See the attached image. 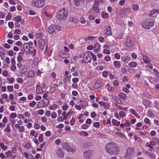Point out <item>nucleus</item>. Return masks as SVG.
<instances>
[{
    "instance_id": "23",
    "label": "nucleus",
    "mask_w": 159,
    "mask_h": 159,
    "mask_svg": "<svg viewBox=\"0 0 159 159\" xmlns=\"http://www.w3.org/2000/svg\"><path fill=\"white\" fill-rule=\"evenodd\" d=\"M102 85V81L100 80H98L94 84V88L95 89H98L101 87Z\"/></svg>"
},
{
    "instance_id": "7",
    "label": "nucleus",
    "mask_w": 159,
    "mask_h": 159,
    "mask_svg": "<svg viewBox=\"0 0 159 159\" xmlns=\"http://www.w3.org/2000/svg\"><path fill=\"white\" fill-rule=\"evenodd\" d=\"M45 4V0H33L32 4L34 7L41 8L43 7Z\"/></svg>"
},
{
    "instance_id": "3",
    "label": "nucleus",
    "mask_w": 159,
    "mask_h": 159,
    "mask_svg": "<svg viewBox=\"0 0 159 159\" xmlns=\"http://www.w3.org/2000/svg\"><path fill=\"white\" fill-rule=\"evenodd\" d=\"M154 25V22L152 19L148 18L145 20L141 23V25L143 27L147 29H149L150 27Z\"/></svg>"
},
{
    "instance_id": "37",
    "label": "nucleus",
    "mask_w": 159,
    "mask_h": 159,
    "mask_svg": "<svg viewBox=\"0 0 159 159\" xmlns=\"http://www.w3.org/2000/svg\"><path fill=\"white\" fill-rule=\"evenodd\" d=\"M0 146L3 151H5L7 149V146L5 145L3 143H0Z\"/></svg>"
},
{
    "instance_id": "35",
    "label": "nucleus",
    "mask_w": 159,
    "mask_h": 159,
    "mask_svg": "<svg viewBox=\"0 0 159 159\" xmlns=\"http://www.w3.org/2000/svg\"><path fill=\"white\" fill-rule=\"evenodd\" d=\"M5 154L6 156V157L8 158L11 157L12 156V152H11L10 150H8L5 152Z\"/></svg>"
},
{
    "instance_id": "12",
    "label": "nucleus",
    "mask_w": 159,
    "mask_h": 159,
    "mask_svg": "<svg viewBox=\"0 0 159 159\" xmlns=\"http://www.w3.org/2000/svg\"><path fill=\"white\" fill-rule=\"evenodd\" d=\"M93 153V151L92 150H89L85 151L84 153V156L86 159H90L91 156Z\"/></svg>"
},
{
    "instance_id": "48",
    "label": "nucleus",
    "mask_w": 159,
    "mask_h": 159,
    "mask_svg": "<svg viewBox=\"0 0 159 159\" xmlns=\"http://www.w3.org/2000/svg\"><path fill=\"white\" fill-rule=\"evenodd\" d=\"M13 19L16 22H19L21 20V17L20 16H17L15 18H13Z\"/></svg>"
},
{
    "instance_id": "55",
    "label": "nucleus",
    "mask_w": 159,
    "mask_h": 159,
    "mask_svg": "<svg viewBox=\"0 0 159 159\" xmlns=\"http://www.w3.org/2000/svg\"><path fill=\"white\" fill-rule=\"evenodd\" d=\"M8 74V72L6 70H4L2 71V75L4 77L7 76Z\"/></svg>"
},
{
    "instance_id": "32",
    "label": "nucleus",
    "mask_w": 159,
    "mask_h": 159,
    "mask_svg": "<svg viewBox=\"0 0 159 159\" xmlns=\"http://www.w3.org/2000/svg\"><path fill=\"white\" fill-rule=\"evenodd\" d=\"M35 72L33 70H30L28 72L27 76L28 78H32L34 76Z\"/></svg>"
},
{
    "instance_id": "60",
    "label": "nucleus",
    "mask_w": 159,
    "mask_h": 159,
    "mask_svg": "<svg viewBox=\"0 0 159 159\" xmlns=\"http://www.w3.org/2000/svg\"><path fill=\"white\" fill-rule=\"evenodd\" d=\"M31 147V145L29 142L27 143L24 146V148L27 149H30Z\"/></svg>"
},
{
    "instance_id": "22",
    "label": "nucleus",
    "mask_w": 159,
    "mask_h": 159,
    "mask_svg": "<svg viewBox=\"0 0 159 159\" xmlns=\"http://www.w3.org/2000/svg\"><path fill=\"white\" fill-rule=\"evenodd\" d=\"M131 57H130L123 56L121 57V61L124 63H128L130 61Z\"/></svg>"
},
{
    "instance_id": "30",
    "label": "nucleus",
    "mask_w": 159,
    "mask_h": 159,
    "mask_svg": "<svg viewBox=\"0 0 159 159\" xmlns=\"http://www.w3.org/2000/svg\"><path fill=\"white\" fill-rule=\"evenodd\" d=\"M94 48V51L96 52H98L99 51L100 48V45L99 44L97 43L95 44Z\"/></svg>"
},
{
    "instance_id": "57",
    "label": "nucleus",
    "mask_w": 159,
    "mask_h": 159,
    "mask_svg": "<svg viewBox=\"0 0 159 159\" xmlns=\"http://www.w3.org/2000/svg\"><path fill=\"white\" fill-rule=\"evenodd\" d=\"M89 126V125H88L86 124H84L82 125L81 127L83 129H87Z\"/></svg>"
},
{
    "instance_id": "14",
    "label": "nucleus",
    "mask_w": 159,
    "mask_h": 159,
    "mask_svg": "<svg viewBox=\"0 0 159 159\" xmlns=\"http://www.w3.org/2000/svg\"><path fill=\"white\" fill-rule=\"evenodd\" d=\"M46 44L45 40L43 39H40L39 40L38 43V46L39 48L41 49L44 48Z\"/></svg>"
},
{
    "instance_id": "61",
    "label": "nucleus",
    "mask_w": 159,
    "mask_h": 159,
    "mask_svg": "<svg viewBox=\"0 0 159 159\" xmlns=\"http://www.w3.org/2000/svg\"><path fill=\"white\" fill-rule=\"evenodd\" d=\"M113 85L115 86H118L119 85V83L117 80H115L113 82Z\"/></svg>"
},
{
    "instance_id": "42",
    "label": "nucleus",
    "mask_w": 159,
    "mask_h": 159,
    "mask_svg": "<svg viewBox=\"0 0 159 159\" xmlns=\"http://www.w3.org/2000/svg\"><path fill=\"white\" fill-rule=\"evenodd\" d=\"M102 16L104 19L107 18L109 16V14L106 12L103 11L102 13Z\"/></svg>"
},
{
    "instance_id": "47",
    "label": "nucleus",
    "mask_w": 159,
    "mask_h": 159,
    "mask_svg": "<svg viewBox=\"0 0 159 159\" xmlns=\"http://www.w3.org/2000/svg\"><path fill=\"white\" fill-rule=\"evenodd\" d=\"M156 13L155 10H153L151 11L150 13L148 14V16L150 17H154L155 15V14Z\"/></svg>"
},
{
    "instance_id": "11",
    "label": "nucleus",
    "mask_w": 159,
    "mask_h": 159,
    "mask_svg": "<svg viewBox=\"0 0 159 159\" xmlns=\"http://www.w3.org/2000/svg\"><path fill=\"white\" fill-rule=\"evenodd\" d=\"M134 43V39L132 37H129L126 40V43L128 47H131L133 45Z\"/></svg>"
},
{
    "instance_id": "17",
    "label": "nucleus",
    "mask_w": 159,
    "mask_h": 159,
    "mask_svg": "<svg viewBox=\"0 0 159 159\" xmlns=\"http://www.w3.org/2000/svg\"><path fill=\"white\" fill-rule=\"evenodd\" d=\"M5 49L3 48L0 47V56L2 60H3L5 57Z\"/></svg>"
},
{
    "instance_id": "40",
    "label": "nucleus",
    "mask_w": 159,
    "mask_h": 159,
    "mask_svg": "<svg viewBox=\"0 0 159 159\" xmlns=\"http://www.w3.org/2000/svg\"><path fill=\"white\" fill-rule=\"evenodd\" d=\"M75 5L78 6L80 5V2L83 3L84 1V0H74Z\"/></svg>"
},
{
    "instance_id": "8",
    "label": "nucleus",
    "mask_w": 159,
    "mask_h": 159,
    "mask_svg": "<svg viewBox=\"0 0 159 159\" xmlns=\"http://www.w3.org/2000/svg\"><path fill=\"white\" fill-rule=\"evenodd\" d=\"M131 8L129 7L123 8L121 9L119 11L120 15L122 17L128 15H130Z\"/></svg>"
},
{
    "instance_id": "19",
    "label": "nucleus",
    "mask_w": 159,
    "mask_h": 159,
    "mask_svg": "<svg viewBox=\"0 0 159 159\" xmlns=\"http://www.w3.org/2000/svg\"><path fill=\"white\" fill-rule=\"evenodd\" d=\"M141 56H139V57L141 58L142 59H143V60L144 62L145 63L148 64L149 62H151L150 59L148 58V57L146 56V55L144 54H141Z\"/></svg>"
},
{
    "instance_id": "43",
    "label": "nucleus",
    "mask_w": 159,
    "mask_h": 159,
    "mask_svg": "<svg viewBox=\"0 0 159 159\" xmlns=\"http://www.w3.org/2000/svg\"><path fill=\"white\" fill-rule=\"evenodd\" d=\"M57 107L58 106L57 105L53 104L49 106V109L50 110H53L56 109Z\"/></svg>"
},
{
    "instance_id": "64",
    "label": "nucleus",
    "mask_w": 159,
    "mask_h": 159,
    "mask_svg": "<svg viewBox=\"0 0 159 159\" xmlns=\"http://www.w3.org/2000/svg\"><path fill=\"white\" fill-rule=\"evenodd\" d=\"M38 114L40 115H42L44 113V111L43 109H40L37 111Z\"/></svg>"
},
{
    "instance_id": "54",
    "label": "nucleus",
    "mask_w": 159,
    "mask_h": 159,
    "mask_svg": "<svg viewBox=\"0 0 159 159\" xmlns=\"http://www.w3.org/2000/svg\"><path fill=\"white\" fill-rule=\"evenodd\" d=\"M145 146L147 147H148L150 148V150L151 149H153V146H152L151 144L149 143H147L145 144Z\"/></svg>"
},
{
    "instance_id": "51",
    "label": "nucleus",
    "mask_w": 159,
    "mask_h": 159,
    "mask_svg": "<svg viewBox=\"0 0 159 159\" xmlns=\"http://www.w3.org/2000/svg\"><path fill=\"white\" fill-rule=\"evenodd\" d=\"M125 127H130L131 125L130 122L128 120H126L125 122Z\"/></svg>"
},
{
    "instance_id": "16",
    "label": "nucleus",
    "mask_w": 159,
    "mask_h": 159,
    "mask_svg": "<svg viewBox=\"0 0 159 159\" xmlns=\"http://www.w3.org/2000/svg\"><path fill=\"white\" fill-rule=\"evenodd\" d=\"M98 103L101 106H103L104 108L106 109H108L109 108L110 104L107 102H105L103 101H100L98 102Z\"/></svg>"
},
{
    "instance_id": "39",
    "label": "nucleus",
    "mask_w": 159,
    "mask_h": 159,
    "mask_svg": "<svg viewBox=\"0 0 159 159\" xmlns=\"http://www.w3.org/2000/svg\"><path fill=\"white\" fill-rule=\"evenodd\" d=\"M119 96L121 98L124 100H125L127 98L126 95L123 93H120L119 94Z\"/></svg>"
},
{
    "instance_id": "33",
    "label": "nucleus",
    "mask_w": 159,
    "mask_h": 159,
    "mask_svg": "<svg viewBox=\"0 0 159 159\" xmlns=\"http://www.w3.org/2000/svg\"><path fill=\"white\" fill-rule=\"evenodd\" d=\"M112 123L113 125L115 126H118L120 124V122L117 120L113 119L112 120Z\"/></svg>"
},
{
    "instance_id": "2",
    "label": "nucleus",
    "mask_w": 159,
    "mask_h": 159,
    "mask_svg": "<svg viewBox=\"0 0 159 159\" xmlns=\"http://www.w3.org/2000/svg\"><path fill=\"white\" fill-rule=\"evenodd\" d=\"M68 10L66 8L60 9L56 14V18L58 20H62L66 19L68 15Z\"/></svg>"
},
{
    "instance_id": "63",
    "label": "nucleus",
    "mask_w": 159,
    "mask_h": 159,
    "mask_svg": "<svg viewBox=\"0 0 159 159\" xmlns=\"http://www.w3.org/2000/svg\"><path fill=\"white\" fill-rule=\"evenodd\" d=\"M16 81L18 83H22L23 81V79L22 78H18L16 79Z\"/></svg>"
},
{
    "instance_id": "24",
    "label": "nucleus",
    "mask_w": 159,
    "mask_h": 159,
    "mask_svg": "<svg viewBox=\"0 0 159 159\" xmlns=\"http://www.w3.org/2000/svg\"><path fill=\"white\" fill-rule=\"evenodd\" d=\"M30 134L31 136L36 138L38 136V132L34 130H31L30 131Z\"/></svg>"
},
{
    "instance_id": "58",
    "label": "nucleus",
    "mask_w": 159,
    "mask_h": 159,
    "mask_svg": "<svg viewBox=\"0 0 159 159\" xmlns=\"http://www.w3.org/2000/svg\"><path fill=\"white\" fill-rule=\"evenodd\" d=\"M139 7V5L137 4H134L133 5L132 8L134 10L136 11L138 10Z\"/></svg>"
},
{
    "instance_id": "15",
    "label": "nucleus",
    "mask_w": 159,
    "mask_h": 159,
    "mask_svg": "<svg viewBox=\"0 0 159 159\" xmlns=\"http://www.w3.org/2000/svg\"><path fill=\"white\" fill-rule=\"evenodd\" d=\"M18 129L19 132H23L24 131L25 128L23 126H20V124H16L15 125L14 130H17Z\"/></svg>"
},
{
    "instance_id": "31",
    "label": "nucleus",
    "mask_w": 159,
    "mask_h": 159,
    "mask_svg": "<svg viewBox=\"0 0 159 159\" xmlns=\"http://www.w3.org/2000/svg\"><path fill=\"white\" fill-rule=\"evenodd\" d=\"M114 66L117 68H119L121 67L120 62L118 61H115L113 62Z\"/></svg>"
},
{
    "instance_id": "29",
    "label": "nucleus",
    "mask_w": 159,
    "mask_h": 159,
    "mask_svg": "<svg viewBox=\"0 0 159 159\" xmlns=\"http://www.w3.org/2000/svg\"><path fill=\"white\" fill-rule=\"evenodd\" d=\"M113 99L115 100L117 103L120 104H122V102L120 99L116 96L114 95L112 97Z\"/></svg>"
},
{
    "instance_id": "38",
    "label": "nucleus",
    "mask_w": 159,
    "mask_h": 159,
    "mask_svg": "<svg viewBox=\"0 0 159 159\" xmlns=\"http://www.w3.org/2000/svg\"><path fill=\"white\" fill-rule=\"evenodd\" d=\"M1 97H2V98L6 99V102L9 103L10 102V100H9L8 99H7V94L6 93H3L1 95Z\"/></svg>"
},
{
    "instance_id": "4",
    "label": "nucleus",
    "mask_w": 159,
    "mask_h": 159,
    "mask_svg": "<svg viewBox=\"0 0 159 159\" xmlns=\"http://www.w3.org/2000/svg\"><path fill=\"white\" fill-rule=\"evenodd\" d=\"M135 156L134 149L132 148H128L126 151L125 157L126 159H132Z\"/></svg>"
},
{
    "instance_id": "27",
    "label": "nucleus",
    "mask_w": 159,
    "mask_h": 159,
    "mask_svg": "<svg viewBox=\"0 0 159 159\" xmlns=\"http://www.w3.org/2000/svg\"><path fill=\"white\" fill-rule=\"evenodd\" d=\"M129 111L133 115H134L136 117L139 118L140 116L136 112L135 110L133 108L130 109L129 110Z\"/></svg>"
},
{
    "instance_id": "21",
    "label": "nucleus",
    "mask_w": 159,
    "mask_h": 159,
    "mask_svg": "<svg viewBox=\"0 0 159 159\" xmlns=\"http://www.w3.org/2000/svg\"><path fill=\"white\" fill-rule=\"evenodd\" d=\"M43 91L42 87L39 84H37L36 86V92L37 94H40Z\"/></svg>"
},
{
    "instance_id": "20",
    "label": "nucleus",
    "mask_w": 159,
    "mask_h": 159,
    "mask_svg": "<svg viewBox=\"0 0 159 159\" xmlns=\"http://www.w3.org/2000/svg\"><path fill=\"white\" fill-rule=\"evenodd\" d=\"M23 48L24 51L25 52H28L30 48V45L28 43H25L24 44Z\"/></svg>"
},
{
    "instance_id": "59",
    "label": "nucleus",
    "mask_w": 159,
    "mask_h": 159,
    "mask_svg": "<svg viewBox=\"0 0 159 159\" xmlns=\"http://www.w3.org/2000/svg\"><path fill=\"white\" fill-rule=\"evenodd\" d=\"M80 135L81 136H87L89 135V134L87 132L85 131H83L80 132Z\"/></svg>"
},
{
    "instance_id": "52",
    "label": "nucleus",
    "mask_w": 159,
    "mask_h": 159,
    "mask_svg": "<svg viewBox=\"0 0 159 159\" xmlns=\"http://www.w3.org/2000/svg\"><path fill=\"white\" fill-rule=\"evenodd\" d=\"M107 89L109 92L112 93L114 92L115 90L114 88H113V87H109L107 88Z\"/></svg>"
},
{
    "instance_id": "46",
    "label": "nucleus",
    "mask_w": 159,
    "mask_h": 159,
    "mask_svg": "<svg viewBox=\"0 0 159 159\" xmlns=\"http://www.w3.org/2000/svg\"><path fill=\"white\" fill-rule=\"evenodd\" d=\"M129 64L130 66L134 67H135L137 66V63L135 61L131 62L129 63Z\"/></svg>"
},
{
    "instance_id": "62",
    "label": "nucleus",
    "mask_w": 159,
    "mask_h": 159,
    "mask_svg": "<svg viewBox=\"0 0 159 159\" xmlns=\"http://www.w3.org/2000/svg\"><path fill=\"white\" fill-rule=\"evenodd\" d=\"M100 126V124L99 122H95L93 125V126L96 128H98Z\"/></svg>"
},
{
    "instance_id": "18",
    "label": "nucleus",
    "mask_w": 159,
    "mask_h": 159,
    "mask_svg": "<svg viewBox=\"0 0 159 159\" xmlns=\"http://www.w3.org/2000/svg\"><path fill=\"white\" fill-rule=\"evenodd\" d=\"M73 112L72 110H70L69 112L66 113L65 111L63 112L62 116L64 117V120H66L67 119L69 115H71L73 113Z\"/></svg>"
},
{
    "instance_id": "41",
    "label": "nucleus",
    "mask_w": 159,
    "mask_h": 159,
    "mask_svg": "<svg viewBox=\"0 0 159 159\" xmlns=\"http://www.w3.org/2000/svg\"><path fill=\"white\" fill-rule=\"evenodd\" d=\"M43 137H44V134H40L38 137V139L39 141L41 142L42 143L44 141L43 139Z\"/></svg>"
},
{
    "instance_id": "13",
    "label": "nucleus",
    "mask_w": 159,
    "mask_h": 159,
    "mask_svg": "<svg viewBox=\"0 0 159 159\" xmlns=\"http://www.w3.org/2000/svg\"><path fill=\"white\" fill-rule=\"evenodd\" d=\"M56 152L59 157L62 158L64 157V153L61 148H58L56 150Z\"/></svg>"
},
{
    "instance_id": "1",
    "label": "nucleus",
    "mask_w": 159,
    "mask_h": 159,
    "mask_svg": "<svg viewBox=\"0 0 159 159\" xmlns=\"http://www.w3.org/2000/svg\"><path fill=\"white\" fill-rule=\"evenodd\" d=\"M106 152L110 155H117L119 154L120 148L117 144L114 142L107 143L106 146Z\"/></svg>"
},
{
    "instance_id": "25",
    "label": "nucleus",
    "mask_w": 159,
    "mask_h": 159,
    "mask_svg": "<svg viewBox=\"0 0 159 159\" xmlns=\"http://www.w3.org/2000/svg\"><path fill=\"white\" fill-rule=\"evenodd\" d=\"M111 28L110 26H107L104 30V32L105 34L107 35H110L111 34Z\"/></svg>"
},
{
    "instance_id": "26",
    "label": "nucleus",
    "mask_w": 159,
    "mask_h": 159,
    "mask_svg": "<svg viewBox=\"0 0 159 159\" xmlns=\"http://www.w3.org/2000/svg\"><path fill=\"white\" fill-rule=\"evenodd\" d=\"M91 60V58L90 56L88 54H84V61L86 63H88L90 62Z\"/></svg>"
},
{
    "instance_id": "50",
    "label": "nucleus",
    "mask_w": 159,
    "mask_h": 159,
    "mask_svg": "<svg viewBox=\"0 0 159 159\" xmlns=\"http://www.w3.org/2000/svg\"><path fill=\"white\" fill-rule=\"evenodd\" d=\"M144 122L146 124H148L149 125H151V122L150 120L147 118H146L144 119Z\"/></svg>"
},
{
    "instance_id": "9",
    "label": "nucleus",
    "mask_w": 159,
    "mask_h": 159,
    "mask_svg": "<svg viewBox=\"0 0 159 159\" xmlns=\"http://www.w3.org/2000/svg\"><path fill=\"white\" fill-rule=\"evenodd\" d=\"M102 0H95V3L93 7L94 10L97 12H98L99 10L98 5L102 4Z\"/></svg>"
},
{
    "instance_id": "36",
    "label": "nucleus",
    "mask_w": 159,
    "mask_h": 159,
    "mask_svg": "<svg viewBox=\"0 0 159 159\" xmlns=\"http://www.w3.org/2000/svg\"><path fill=\"white\" fill-rule=\"evenodd\" d=\"M70 54L66 53V52H64L63 54H61L60 56L63 58H68L70 57Z\"/></svg>"
},
{
    "instance_id": "44",
    "label": "nucleus",
    "mask_w": 159,
    "mask_h": 159,
    "mask_svg": "<svg viewBox=\"0 0 159 159\" xmlns=\"http://www.w3.org/2000/svg\"><path fill=\"white\" fill-rule=\"evenodd\" d=\"M3 130L5 132L7 133H10L11 132L10 126L8 124L7 125L6 127Z\"/></svg>"
},
{
    "instance_id": "6",
    "label": "nucleus",
    "mask_w": 159,
    "mask_h": 159,
    "mask_svg": "<svg viewBox=\"0 0 159 159\" xmlns=\"http://www.w3.org/2000/svg\"><path fill=\"white\" fill-rule=\"evenodd\" d=\"M60 29V27L55 25H52L48 27V32L50 34H52L54 33H56L59 31Z\"/></svg>"
},
{
    "instance_id": "10",
    "label": "nucleus",
    "mask_w": 159,
    "mask_h": 159,
    "mask_svg": "<svg viewBox=\"0 0 159 159\" xmlns=\"http://www.w3.org/2000/svg\"><path fill=\"white\" fill-rule=\"evenodd\" d=\"M52 84L53 86L56 87H58L62 85L63 83L61 80L55 79L53 80L52 82Z\"/></svg>"
},
{
    "instance_id": "5",
    "label": "nucleus",
    "mask_w": 159,
    "mask_h": 159,
    "mask_svg": "<svg viewBox=\"0 0 159 159\" xmlns=\"http://www.w3.org/2000/svg\"><path fill=\"white\" fill-rule=\"evenodd\" d=\"M62 148L67 150L68 152L74 153L76 151V149L74 147L70 146L68 143L66 142L61 143Z\"/></svg>"
},
{
    "instance_id": "34",
    "label": "nucleus",
    "mask_w": 159,
    "mask_h": 159,
    "mask_svg": "<svg viewBox=\"0 0 159 159\" xmlns=\"http://www.w3.org/2000/svg\"><path fill=\"white\" fill-rule=\"evenodd\" d=\"M44 102V100H42L40 102H39V103L38 104V105L39 107L41 108V107H46L47 105L48 104L45 105H44L43 104V103Z\"/></svg>"
},
{
    "instance_id": "49",
    "label": "nucleus",
    "mask_w": 159,
    "mask_h": 159,
    "mask_svg": "<svg viewBox=\"0 0 159 159\" xmlns=\"http://www.w3.org/2000/svg\"><path fill=\"white\" fill-rule=\"evenodd\" d=\"M70 21L71 22H73L74 23H77L78 22V20L75 17H71L70 19Z\"/></svg>"
},
{
    "instance_id": "56",
    "label": "nucleus",
    "mask_w": 159,
    "mask_h": 159,
    "mask_svg": "<svg viewBox=\"0 0 159 159\" xmlns=\"http://www.w3.org/2000/svg\"><path fill=\"white\" fill-rule=\"evenodd\" d=\"M7 80L8 81L10 84H12L15 81V79L13 78H9L7 79Z\"/></svg>"
},
{
    "instance_id": "53",
    "label": "nucleus",
    "mask_w": 159,
    "mask_h": 159,
    "mask_svg": "<svg viewBox=\"0 0 159 159\" xmlns=\"http://www.w3.org/2000/svg\"><path fill=\"white\" fill-rule=\"evenodd\" d=\"M24 117L25 116L27 118H29L30 116V114L28 111H26L24 113Z\"/></svg>"
},
{
    "instance_id": "28",
    "label": "nucleus",
    "mask_w": 159,
    "mask_h": 159,
    "mask_svg": "<svg viewBox=\"0 0 159 159\" xmlns=\"http://www.w3.org/2000/svg\"><path fill=\"white\" fill-rule=\"evenodd\" d=\"M71 77L70 76H66L64 79L63 82L65 85H67L69 83L70 81Z\"/></svg>"
},
{
    "instance_id": "45",
    "label": "nucleus",
    "mask_w": 159,
    "mask_h": 159,
    "mask_svg": "<svg viewBox=\"0 0 159 159\" xmlns=\"http://www.w3.org/2000/svg\"><path fill=\"white\" fill-rule=\"evenodd\" d=\"M36 34V37L39 39L43 36V33L42 32H37Z\"/></svg>"
}]
</instances>
